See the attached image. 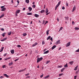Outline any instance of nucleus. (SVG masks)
I'll list each match as a JSON object with an SVG mask.
<instances>
[{"mask_svg":"<svg viewBox=\"0 0 79 79\" xmlns=\"http://www.w3.org/2000/svg\"><path fill=\"white\" fill-rule=\"evenodd\" d=\"M60 3H61V1L59 2L58 4L56 6L55 8V10H56V9H57V8H58V7L59 6V5H60Z\"/></svg>","mask_w":79,"mask_h":79,"instance_id":"obj_1","label":"nucleus"},{"mask_svg":"<svg viewBox=\"0 0 79 79\" xmlns=\"http://www.w3.org/2000/svg\"><path fill=\"white\" fill-rule=\"evenodd\" d=\"M60 3H61V1L59 2L58 4L56 6L55 8V10H56V9H57V8H58V7L59 6V5H60Z\"/></svg>","mask_w":79,"mask_h":79,"instance_id":"obj_2","label":"nucleus"},{"mask_svg":"<svg viewBox=\"0 0 79 79\" xmlns=\"http://www.w3.org/2000/svg\"><path fill=\"white\" fill-rule=\"evenodd\" d=\"M60 3H61V1L59 2L58 4L56 6L55 8V10H56V9H57V8H58V7L59 6V5H60Z\"/></svg>","mask_w":79,"mask_h":79,"instance_id":"obj_3","label":"nucleus"},{"mask_svg":"<svg viewBox=\"0 0 79 79\" xmlns=\"http://www.w3.org/2000/svg\"><path fill=\"white\" fill-rule=\"evenodd\" d=\"M60 3H61V1L59 2L58 4L56 6L55 8V10H56V9H57V8H58V7L59 6V5H60Z\"/></svg>","mask_w":79,"mask_h":79,"instance_id":"obj_4","label":"nucleus"},{"mask_svg":"<svg viewBox=\"0 0 79 79\" xmlns=\"http://www.w3.org/2000/svg\"><path fill=\"white\" fill-rule=\"evenodd\" d=\"M43 59V58L42 57L40 58H38L37 59V63H39V62H40Z\"/></svg>","mask_w":79,"mask_h":79,"instance_id":"obj_5","label":"nucleus"},{"mask_svg":"<svg viewBox=\"0 0 79 79\" xmlns=\"http://www.w3.org/2000/svg\"><path fill=\"white\" fill-rule=\"evenodd\" d=\"M26 68H25L23 69L22 70H19V73H21V72H23V71H24L25 70H26Z\"/></svg>","mask_w":79,"mask_h":79,"instance_id":"obj_6","label":"nucleus"},{"mask_svg":"<svg viewBox=\"0 0 79 79\" xmlns=\"http://www.w3.org/2000/svg\"><path fill=\"white\" fill-rule=\"evenodd\" d=\"M75 10H76V6L75 5L74 7H73V10H72V12H73V11H74Z\"/></svg>","mask_w":79,"mask_h":79,"instance_id":"obj_7","label":"nucleus"},{"mask_svg":"<svg viewBox=\"0 0 79 79\" xmlns=\"http://www.w3.org/2000/svg\"><path fill=\"white\" fill-rule=\"evenodd\" d=\"M70 44H71V42H69L67 44L66 47H69L70 45Z\"/></svg>","mask_w":79,"mask_h":79,"instance_id":"obj_8","label":"nucleus"},{"mask_svg":"<svg viewBox=\"0 0 79 79\" xmlns=\"http://www.w3.org/2000/svg\"><path fill=\"white\" fill-rule=\"evenodd\" d=\"M60 40H58L56 42V44H60Z\"/></svg>","mask_w":79,"mask_h":79,"instance_id":"obj_9","label":"nucleus"},{"mask_svg":"<svg viewBox=\"0 0 79 79\" xmlns=\"http://www.w3.org/2000/svg\"><path fill=\"white\" fill-rule=\"evenodd\" d=\"M28 9L29 10V11H31L32 10V8L29 7H28Z\"/></svg>","mask_w":79,"mask_h":79,"instance_id":"obj_10","label":"nucleus"},{"mask_svg":"<svg viewBox=\"0 0 79 79\" xmlns=\"http://www.w3.org/2000/svg\"><path fill=\"white\" fill-rule=\"evenodd\" d=\"M6 39H7V38H4L3 40H1V41H2V42H3L4 41H5V40H6Z\"/></svg>","mask_w":79,"mask_h":79,"instance_id":"obj_11","label":"nucleus"},{"mask_svg":"<svg viewBox=\"0 0 79 79\" xmlns=\"http://www.w3.org/2000/svg\"><path fill=\"white\" fill-rule=\"evenodd\" d=\"M6 10V8H4L2 9L1 11H5Z\"/></svg>","mask_w":79,"mask_h":79,"instance_id":"obj_12","label":"nucleus"},{"mask_svg":"<svg viewBox=\"0 0 79 79\" xmlns=\"http://www.w3.org/2000/svg\"><path fill=\"white\" fill-rule=\"evenodd\" d=\"M50 77V75H47V76L45 77H44V79H47V78H48V77Z\"/></svg>","mask_w":79,"mask_h":79,"instance_id":"obj_13","label":"nucleus"},{"mask_svg":"<svg viewBox=\"0 0 79 79\" xmlns=\"http://www.w3.org/2000/svg\"><path fill=\"white\" fill-rule=\"evenodd\" d=\"M49 52V50H48L45 52H44V54H46L47 53H48Z\"/></svg>","mask_w":79,"mask_h":79,"instance_id":"obj_14","label":"nucleus"},{"mask_svg":"<svg viewBox=\"0 0 79 79\" xmlns=\"http://www.w3.org/2000/svg\"><path fill=\"white\" fill-rule=\"evenodd\" d=\"M35 17H36V18H39V15L37 14H35Z\"/></svg>","mask_w":79,"mask_h":79,"instance_id":"obj_15","label":"nucleus"},{"mask_svg":"<svg viewBox=\"0 0 79 79\" xmlns=\"http://www.w3.org/2000/svg\"><path fill=\"white\" fill-rule=\"evenodd\" d=\"M11 53L12 54H14V53H15V52L14 51V50H12L11 51Z\"/></svg>","mask_w":79,"mask_h":79,"instance_id":"obj_16","label":"nucleus"},{"mask_svg":"<svg viewBox=\"0 0 79 79\" xmlns=\"http://www.w3.org/2000/svg\"><path fill=\"white\" fill-rule=\"evenodd\" d=\"M56 45H54L52 48V50H53V49H54V48H56Z\"/></svg>","mask_w":79,"mask_h":79,"instance_id":"obj_17","label":"nucleus"},{"mask_svg":"<svg viewBox=\"0 0 79 79\" xmlns=\"http://www.w3.org/2000/svg\"><path fill=\"white\" fill-rule=\"evenodd\" d=\"M27 15H32V13H28L27 14Z\"/></svg>","mask_w":79,"mask_h":79,"instance_id":"obj_18","label":"nucleus"},{"mask_svg":"<svg viewBox=\"0 0 79 79\" xmlns=\"http://www.w3.org/2000/svg\"><path fill=\"white\" fill-rule=\"evenodd\" d=\"M45 11H46V13H47L48 12V9L47 8H46Z\"/></svg>","mask_w":79,"mask_h":79,"instance_id":"obj_19","label":"nucleus"},{"mask_svg":"<svg viewBox=\"0 0 79 79\" xmlns=\"http://www.w3.org/2000/svg\"><path fill=\"white\" fill-rule=\"evenodd\" d=\"M20 12V10H17L16 11V13L17 14L19 13Z\"/></svg>","mask_w":79,"mask_h":79,"instance_id":"obj_20","label":"nucleus"},{"mask_svg":"<svg viewBox=\"0 0 79 79\" xmlns=\"http://www.w3.org/2000/svg\"><path fill=\"white\" fill-rule=\"evenodd\" d=\"M65 18L66 19V20H67V21H68V19H69V17H65Z\"/></svg>","mask_w":79,"mask_h":79,"instance_id":"obj_21","label":"nucleus"},{"mask_svg":"<svg viewBox=\"0 0 79 79\" xmlns=\"http://www.w3.org/2000/svg\"><path fill=\"white\" fill-rule=\"evenodd\" d=\"M4 49V47H3L2 48V49L0 51V52H3V50Z\"/></svg>","mask_w":79,"mask_h":79,"instance_id":"obj_22","label":"nucleus"},{"mask_svg":"<svg viewBox=\"0 0 79 79\" xmlns=\"http://www.w3.org/2000/svg\"><path fill=\"white\" fill-rule=\"evenodd\" d=\"M64 68H68V64H66V65H64Z\"/></svg>","mask_w":79,"mask_h":79,"instance_id":"obj_23","label":"nucleus"},{"mask_svg":"<svg viewBox=\"0 0 79 79\" xmlns=\"http://www.w3.org/2000/svg\"><path fill=\"white\" fill-rule=\"evenodd\" d=\"M50 38H51V36H49L47 38V40H49Z\"/></svg>","mask_w":79,"mask_h":79,"instance_id":"obj_24","label":"nucleus"},{"mask_svg":"<svg viewBox=\"0 0 79 79\" xmlns=\"http://www.w3.org/2000/svg\"><path fill=\"white\" fill-rule=\"evenodd\" d=\"M11 58V57H9V58H7L5 59V60H10V59Z\"/></svg>","mask_w":79,"mask_h":79,"instance_id":"obj_25","label":"nucleus"},{"mask_svg":"<svg viewBox=\"0 0 79 79\" xmlns=\"http://www.w3.org/2000/svg\"><path fill=\"white\" fill-rule=\"evenodd\" d=\"M45 12V10H42L41 11H40V13H44V12Z\"/></svg>","mask_w":79,"mask_h":79,"instance_id":"obj_26","label":"nucleus"},{"mask_svg":"<svg viewBox=\"0 0 79 79\" xmlns=\"http://www.w3.org/2000/svg\"><path fill=\"white\" fill-rule=\"evenodd\" d=\"M64 69H65V68H63V69H62L61 70V73H62V72H63V71Z\"/></svg>","mask_w":79,"mask_h":79,"instance_id":"obj_27","label":"nucleus"},{"mask_svg":"<svg viewBox=\"0 0 79 79\" xmlns=\"http://www.w3.org/2000/svg\"><path fill=\"white\" fill-rule=\"evenodd\" d=\"M26 2L27 3H29V0H26Z\"/></svg>","mask_w":79,"mask_h":79,"instance_id":"obj_28","label":"nucleus"},{"mask_svg":"<svg viewBox=\"0 0 79 79\" xmlns=\"http://www.w3.org/2000/svg\"><path fill=\"white\" fill-rule=\"evenodd\" d=\"M77 68H78V66H77L74 69V70L75 71H76L77 70Z\"/></svg>","mask_w":79,"mask_h":79,"instance_id":"obj_29","label":"nucleus"},{"mask_svg":"<svg viewBox=\"0 0 79 79\" xmlns=\"http://www.w3.org/2000/svg\"><path fill=\"white\" fill-rule=\"evenodd\" d=\"M11 34V31H10L8 33V35H10Z\"/></svg>","mask_w":79,"mask_h":79,"instance_id":"obj_30","label":"nucleus"},{"mask_svg":"<svg viewBox=\"0 0 79 79\" xmlns=\"http://www.w3.org/2000/svg\"><path fill=\"white\" fill-rule=\"evenodd\" d=\"M49 31H50V30H48L46 32V34H47V35H48V34H49V33L48 32H49Z\"/></svg>","mask_w":79,"mask_h":79,"instance_id":"obj_31","label":"nucleus"},{"mask_svg":"<svg viewBox=\"0 0 79 79\" xmlns=\"http://www.w3.org/2000/svg\"><path fill=\"white\" fill-rule=\"evenodd\" d=\"M9 66H11V65H12L13 64V62H11V63H10L9 64Z\"/></svg>","mask_w":79,"mask_h":79,"instance_id":"obj_32","label":"nucleus"},{"mask_svg":"<svg viewBox=\"0 0 79 79\" xmlns=\"http://www.w3.org/2000/svg\"><path fill=\"white\" fill-rule=\"evenodd\" d=\"M23 36H26V35H27V34L26 33H24L23 34Z\"/></svg>","mask_w":79,"mask_h":79,"instance_id":"obj_33","label":"nucleus"},{"mask_svg":"<svg viewBox=\"0 0 79 79\" xmlns=\"http://www.w3.org/2000/svg\"><path fill=\"white\" fill-rule=\"evenodd\" d=\"M75 30H79V28H77V27H76L75 28Z\"/></svg>","mask_w":79,"mask_h":79,"instance_id":"obj_34","label":"nucleus"},{"mask_svg":"<svg viewBox=\"0 0 79 79\" xmlns=\"http://www.w3.org/2000/svg\"><path fill=\"white\" fill-rule=\"evenodd\" d=\"M21 47V45H17V47H18V48H19L20 47Z\"/></svg>","mask_w":79,"mask_h":79,"instance_id":"obj_35","label":"nucleus"},{"mask_svg":"<svg viewBox=\"0 0 79 79\" xmlns=\"http://www.w3.org/2000/svg\"><path fill=\"white\" fill-rule=\"evenodd\" d=\"M63 73H61L60 74H59V77H60V76H61L62 75H63Z\"/></svg>","mask_w":79,"mask_h":79,"instance_id":"obj_36","label":"nucleus"},{"mask_svg":"<svg viewBox=\"0 0 79 79\" xmlns=\"http://www.w3.org/2000/svg\"><path fill=\"white\" fill-rule=\"evenodd\" d=\"M50 60L47 61L46 63V64H48V63H50Z\"/></svg>","mask_w":79,"mask_h":79,"instance_id":"obj_37","label":"nucleus"},{"mask_svg":"<svg viewBox=\"0 0 79 79\" xmlns=\"http://www.w3.org/2000/svg\"><path fill=\"white\" fill-rule=\"evenodd\" d=\"M69 64H73V61H70L69 62Z\"/></svg>","mask_w":79,"mask_h":79,"instance_id":"obj_38","label":"nucleus"},{"mask_svg":"<svg viewBox=\"0 0 79 79\" xmlns=\"http://www.w3.org/2000/svg\"><path fill=\"white\" fill-rule=\"evenodd\" d=\"M32 8H35V5H33V6H32Z\"/></svg>","mask_w":79,"mask_h":79,"instance_id":"obj_39","label":"nucleus"},{"mask_svg":"<svg viewBox=\"0 0 79 79\" xmlns=\"http://www.w3.org/2000/svg\"><path fill=\"white\" fill-rule=\"evenodd\" d=\"M7 55H8V54H7V53L5 54L4 55V57H5V56H6Z\"/></svg>","mask_w":79,"mask_h":79,"instance_id":"obj_40","label":"nucleus"},{"mask_svg":"<svg viewBox=\"0 0 79 79\" xmlns=\"http://www.w3.org/2000/svg\"><path fill=\"white\" fill-rule=\"evenodd\" d=\"M29 73H27V74H26L25 75L26 76H29Z\"/></svg>","mask_w":79,"mask_h":79,"instance_id":"obj_41","label":"nucleus"},{"mask_svg":"<svg viewBox=\"0 0 79 79\" xmlns=\"http://www.w3.org/2000/svg\"><path fill=\"white\" fill-rule=\"evenodd\" d=\"M66 5L67 6H68V2L66 3Z\"/></svg>","mask_w":79,"mask_h":79,"instance_id":"obj_42","label":"nucleus"},{"mask_svg":"<svg viewBox=\"0 0 79 79\" xmlns=\"http://www.w3.org/2000/svg\"><path fill=\"white\" fill-rule=\"evenodd\" d=\"M17 2L18 3V4H19V0H17Z\"/></svg>","mask_w":79,"mask_h":79,"instance_id":"obj_43","label":"nucleus"},{"mask_svg":"<svg viewBox=\"0 0 79 79\" xmlns=\"http://www.w3.org/2000/svg\"><path fill=\"white\" fill-rule=\"evenodd\" d=\"M76 52H79V48L78 50H76Z\"/></svg>","mask_w":79,"mask_h":79,"instance_id":"obj_44","label":"nucleus"},{"mask_svg":"<svg viewBox=\"0 0 79 79\" xmlns=\"http://www.w3.org/2000/svg\"><path fill=\"white\" fill-rule=\"evenodd\" d=\"M50 40H51L52 41H53V38H51V39H50Z\"/></svg>","mask_w":79,"mask_h":79,"instance_id":"obj_45","label":"nucleus"},{"mask_svg":"<svg viewBox=\"0 0 79 79\" xmlns=\"http://www.w3.org/2000/svg\"><path fill=\"white\" fill-rule=\"evenodd\" d=\"M44 44H45V42H44V41H43V42L42 43V45H44Z\"/></svg>","mask_w":79,"mask_h":79,"instance_id":"obj_46","label":"nucleus"},{"mask_svg":"<svg viewBox=\"0 0 79 79\" xmlns=\"http://www.w3.org/2000/svg\"><path fill=\"white\" fill-rule=\"evenodd\" d=\"M43 76H44V75H43H43H41V76H40V77L41 78H42V77H43Z\"/></svg>","mask_w":79,"mask_h":79,"instance_id":"obj_47","label":"nucleus"},{"mask_svg":"<svg viewBox=\"0 0 79 79\" xmlns=\"http://www.w3.org/2000/svg\"><path fill=\"white\" fill-rule=\"evenodd\" d=\"M2 35L3 37H5V34L3 33V34H2Z\"/></svg>","mask_w":79,"mask_h":79,"instance_id":"obj_48","label":"nucleus"},{"mask_svg":"<svg viewBox=\"0 0 79 79\" xmlns=\"http://www.w3.org/2000/svg\"><path fill=\"white\" fill-rule=\"evenodd\" d=\"M60 29V31L62 30L63 29V27H61Z\"/></svg>","mask_w":79,"mask_h":79,"instance_id":"obj_49","label":"nucleus"},{"mask_svg":"<svg viewBox=\"0 0 79 79\" xmlns=\"http://www.w3.org/2000/svg\"><path fill=\"white\" fill-rule=\"evenodd\" d=\"M18 60H19V59H17L15 60V61H18Z\"/></svg>","mask_w":79,"mask_h":79,"instance_id":"obj_50","label":"nucleus"},{"mask_svg":"<svg viewBox=\"0 0 79 79\" xmlns=\"http://www.w3.org/2000/svg\"><path fill=\"white\" fill-rule=\"evenodd\" d=\"M62 10H64L65 9V8H64V7L63 6L62 7Z\"/></svg>","mask_w":79,"mask_h":79,"instance_id":"obj_51","label":"nucleus"},{"mask_svg":"<svg viewBox=\"0 0 79 79\" xmlns=\"http://www.w3.org/2000/svg\"><path fill=\"white\" fill-rule=\"evenodd\" d=\"M74 23H75L73 21L72 22V24H74Z\"/></svg>","mask_w":79,"mask_h":79,"instance_id":"obj_52","label":"nucleus"},{"mask_svg":"<svg viewBox=\"0 0 79 79\" xmlns=\"http://www.w3.org/2000/svg\"><path fill=\"white\" fill-rule=\"evenodd\" d=\"M5 68V65H4L2 66V68Z\"/></svg>","mask_w":79,"mask_h":79,"instance_id":"obj_53","label":"nucleus"},{"mask_svg":"<svg viewBox=\"0 0 79 79\" xmlns=\"http://www.w3.org/2000/svg\"><path fill=\"white\" fill-rule=\"evenodd\" d=\"M47 23H48V21H46V23H45V24H44V26H45V24H47Z\"/></svg>","mask_w":79,"mask_h":79,"instance_id":"obj_54","label":"nucleus"},{"mask_svg":"<svg viewBox=\"0 0 79 79\" xmlns=\"http://www.w3.org/2000/svg\"><path fill=\"white\" fill-rule=\"evenodd\" d=\"M3 75L4 76H5V77H6V76L7 75L6 74H4Z\"/></svg>","mask_w":79,"mask_h":79,"instance_id":"obj_55","label":"nucleus"},{"mask_svg":"<svg viewBox=\"0 0 79 79\" xmlns=\"http://www.w3.org/2000/svg\"><path fill=\"white\" fill-rule=\"evenodd\" d=\"M2 78H3V77L2 76H1L0 77V79H2Z\"/></svg>","mask_w":79,"mask_h":79,"instance_id":"obj_56","label":"nucleus"},{"mask_svg":"<svg viewBox=\"0 0 79 79\" xmlns=\"http://www.w3.org/2000/svg\"><path fill=\"white\" fill-rule=\"evenodd\" d=\"M50 13V12H49V13H47L46 14V15H49V14Z\"/></svg>","mask_w":79,"mask_h":79,"instance_id":"obj_57","label":"nucleus"},{"mask_svg":"<svg viewBox=\"0 0 79 79\" xmlns=\"http://www.w3.org/2000/svg\"><path fill=\"white\" fill-rule=\"evenodd\" d=\"M1 30V31H4V29L3 28H2Z\"/></svg>","mask_w":79,"mask_h":79,"instance_id":"obj_58","label":"nucleus"},{"mask_svg":"<svg viewBox=\"0 0 79 79\" xmlns=\"http://www.w3.org/2000/svg\"><path fill=\"white\" fill-rule=\"evenodd\" d=\"M7 78H9V76L8 75H6V77Z\"/></svg>","mask_w":79,"mask_h":79,"instance_id":"obj_59","label":"nucleus"},{"mask_svg":"<svg viewBox=\"0 0 79 79\" xmlns=\"http://www.w3.org/2000/svg\"><path fill=\"white\" fill-rule=\"evenodd\" d=\"M5 7V6H2L1 7V8H3Z\"/></svg>","mask_w":79,"mask_h":79,"instance_id":"obj_60","label":"nucleus"},{"mask_svg":"<svg viewBox=\"0 0 79 79\" xmlns=\"http://www.w3.org/2000/svg\"><path fill=\"white\" fill-rule=\"evenodd\" d=\"M79 72H76V74H78V73Z\"/></svg>","mask_w":79,"mask_h":79,"instance_id":"obj_61","label":"nucleus"},{"mask_svg":"<svg viewBox=\"0 0 79 79\" xmlns=\"http://www.w3.org/2000/svg\"><path fill=\"white\" fill-rule=\"evenodd\" d=\"M44 23H45V20H44L43 21V23H42V24H44Z\"/></svg>","mask_w":79,"mask_h":79,"instance_id":"obj_62","label":"nucleus"},{"mask_svg":"<svg viewBox=\"0 0 79 79\" xmlns=\"http://www.w3.org/2000/svg\"><path fill=\"white\" fill-rule=\"evenodd\" d=\"M35 44H33L32 45V47H35Z\"/></svg>","mask_w":79,"mask_h":79,"instance_id":"obj_63","label":"nucleus"},{"mask_svg":"<svg viewBox=\"0 0 79 79\" xmlns=\"http://www.w3.org/2000/svg\"><path fill=\"white\" fill-rule=\"evenodd\" d=\"M74 79H76V76H74Z\"/></svg>","mask_w":79,"mask_h":79,"instance_id":"obj_64","label":"nucleus"}]
</instances>
